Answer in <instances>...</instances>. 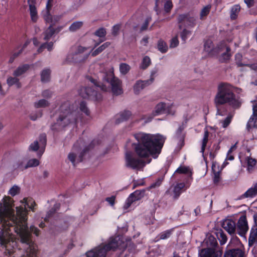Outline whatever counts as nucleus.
<instances>
[{"instance_id": "20", "label": "nucleus", "mask_w": 257, "mask_h": 257, "mask_svg": "<svg viewBox=\"0 0 257 257\" xmlns=\"http://www.w3.org/2000/svg\"><path fill=\"white\" fill-rule=\"evenodd\" d=\"M245 254L243 248H235L227 250L224 257H244Z\"/></svg>"}, {"instance_id": "17", "label": "nucleus", "mask_w": 257, "mask_h": 257, "mask_svg": "<svg viewBox=\"0 0 257 257\" xmlns=\"http://www.w3.org/2000/svg\"><path fill=\"white\" fill-rule=\"evenodd\" d=\"M226 112L222 111L221 109H218L216 115L219 121V124L223 127H226L231 122L232 115L229 114L227 115L223 120L219 118V116H222L225 115Z\"/></svg>"}, {"instance_id": "40", "label": "nucleus", "mask_w": 257, "mask_h": 257, "mask_svg": "<svg viewBox=\"0 0 257 257\" xmlns=\"http://www.w3.org/2000/svg\"><path fill=\"white\" fill-rule=\"evenodd\" d=\"M205 242L207 246L211 248L217 244V241L215 238L211 235L209 236L205 240Z\"/></svg>"}, {"instance_id": "47", "label": "nucleus", "mask_w": 257, "mask_h": 257, "mask_svg": "<svg viewBox=\"0 0 257 257\" xmlns=\"http://www.w3.org/2000/svg\"><path fill=\"white\" fill-rule=\"evenodd\" d=\"M191 34V31L188 30L186 28L184 29L180 33L181 38L184 42L190 36Z\"/></svg>"}, {"instance_id": "45", "label": "nucleus", "mask_w": 257, "mask_h": 257, "mask_svg": "<svg viewBox=\"0 0 257 257\" xmlns=\"http://www.w3.org/2000/svg\"><path fill=\"white\" fill-rule=\"evenodd\" d=\"M50 75V70L48 69H44L41 73V80L43 82H46L49 80Z\"/></svg>"}, {"instance_id": "28", "label": "nucleus", "mask_w": 257, "mask_h": 257, "mask_svg": "<svg viewBox=\"0 0 257 257\" xmlns=\"http://www.w3.org/2000/svg\"><path fill=\"white\" fill-rule=\"evenodd\" d=\"M110 44L108 42L105 43L101 45L100 47L97 48V49L93 50L92 49L90 51V48H88V50L90 51V53H91V55L92 56H96L100 53L102 51H103L104 49H105L107 47L109 46Z\"/></svg>"}, {"instance_id": "53", "label": "nucleus", "mask_w": 257, "mask_h": 257, "mask_svg": "<svg viewBox=\"0 0 257 257\" xmlns=\"http://www.w3.org/2000/svg\"><path fill=\"white\" fill-rule=\"evenodd\" d=\"M236 144L232 146L228 150L226 156V160L232 161L234 159V157L231 155V153L236 149Z\"/></svg>"}, {"instance_id": "11", "label": "nucleus", "mask_w": 257, "mask_h": 257, "mask_svg": "<svg viewBox=\"0 0 257 257\" xmlns=\"http://www.w3.org/2000/svg\"><path fill=\"white\" fill-rule=\"evenodd\" d=\"M173 7L171 0H156L155 10L159 14L163 9L165 13H169Z\"/></svg>"}, {"instance_id": "18", "label": "nucleus", "mask_w": 257, "mask_h": 257, "mask_svg": "<svg viewBox=\"0 0 257 257\" xmlns=\"http://www.w3.org/2000/svg\"><path fill=\"white\" fill-rule=\"evenodd\" d=\"M150 85L151 84L146 80H137L133 86V92L135 95H139L145 87Z\"/></svg>"}, {"instance_id": "12", "label": "nucleus", "mask_w": 257, "mask_h": 257, "mask_svg": "<svg viewBox=\"0 0 257 257\" xmlns=\"http://www.w3.org/2000/svg\"><path fill=\"white\" fill-rule=\"evenodd\" d=\"M53 0H48L46 5V10L43 12V16L47 23H50V26L54 25L55 23L59 21L60 17L59 16H52L49 13V11L52 7Z\"/></svg>"}, {"instance_id": "41", "label": "nucleus", "mask_w": 257, "mask_h": 257, "mask_svg": "<svg viewBox=\"0 0 257 257\" xmlns=\"http://www.w3.org/2000/svg\"><path fill=\"white\" fill-rule=\"evenodd\" d=\"M40 164L39 160L38 159H32L29 160L27 164L23 167L24 169H27L30 167L38 166Z\"/></svg>"}, {"instance_id": "35", "label": "nucleus", "mask_w": 257, "mask_h": 257, "mask_svg": "<svg viewBox=\"0 0 257 257\" xmlns=\"http://www.w3.org/2000/svg\"><path fill=\"white\" fill-rule=\"evenodd\" d=\"M240 10V7L239 5H236L232 7L230 11V18L231 20H235L237 18Z\"/></svg>"}, {"instance_id": "39", "label": "nucleus", "mask_w": 257, "mask_h": 257, "mask_svg": "<svg viewBox=\"0 0 257 257\" xmlns=\"http://www.w3.org/2000/svg\"><path fill=\"white\" fill-rule=\"evenodd\" d=\"M29 43V41H27L23 45V47L21 48L18 52H14L10 57L9 59V62L12 63L14 61L15 59L23 51V49L26 48L28 44Z\"/></svg>"}, {"instance_id": "49", "label": "nucleus", "mask_w": 257, "mask_h": 257, "mask_svg": "<svg viewBox=\"0 0 257 257\" xmlns=\"http://www.w3.org/2000/svg\"><path fill=\"white\" fill-rule=\"evenodd\" d=\"M257 238V230H251L248 239L249 244L250 245Z\"/></svg>"}, {"instance_id": "5", "label": "nucleus", "mask_w": 257, "mask_h": 257, "mask_svg": "<svg viewBox=\"0 0 257 257\" xmlns=\"http://www.w3.org/2000/svg\"><path fill=\"white\" fill-rule=\"evenodd\" d=\"M233 90V87L228 84L219 85L215 97L216 104L228 103L233 107H238L241 104V101L239 98L235 95Z\"/></svg>"}, {"instance_id": "34", "label": "nucleus", "mask_w": 257, "mask_h": 257, "mask_svg": "<svg viewBox=\"0 0 257 257\" xmlns=\"http://www.w3.org/2000/svg\"><path fill=\"white\" fill-rule=\"evenodd\" d=\"M49 104L50 103L48 100L45 99H41L36 101L34 103V106L35 108H38L47 107L49 105Z\"/></svg>"}, {"instance_id": "38", "label": "nucleus", "mask_w": 257, "mask_h": 257, "mask_svg": "<svg viewBox=\"0 0 257 257\" xmlns=\"http://www.w3.org/2000/svg\"><path fill=\"white\" fill-rule=\"evenodd\" d=\"M55 33V30L53 28V26H50L44 32V39L45 40H48Z\"/></svg>"}, {"instance_id": "31", "label": "nucleus", "mask_w": 257, "mask_h": 257, "mask_svg": "<svg viewBox=\"0 0 257 257\" xmlns=\"http://www.w3.org/2000/svg\"><path fill=\"white\" fill-rule=\"evenodd\" d=\"M29 10L31 20L33 22H36L38 20V16L36 7L32 4H29Z\"/></svg>"}, {"instance_id": "61", "label": "nucleus", "mask_w": 257, "mask_h": 257, "mask_svg": "<svg viewBox=\"0 0 257 257\" xmlns=\"http://www.w3.org/2000/svg\"><path fill=\"white\" fill-rule=\"evenodd\" d=\"M105 200L110 204L111 206L113 207L115 204V196H111L110 197H107L106 198Z\"/></svg>"}, {"instance_id": "32", "label": "nucleus", "mask_w": 257, "mask_h": 257, "mask_svg": "<svg viewBox=\"0 0 257 257\" xmlns=\"http://www.w3.org/2000/svg\"><path fill=\"white\" fill-rule=\"evenodd\" d=\"M7 82L9 86H11L13 85H16L17 88H20L21 87V84L19 81V79L17 77H9L7 79Z\"/></svg>"}, {"instance_id": "42", "label": "nucleus", "mask_w": 257, "mask_h": 257, "mask_svg": "<svg viewBox=\"0 0 257 257\" xmlns=\"http://www.w3.org/2000/svg\"><path fill=\"white\" fill-rule=\"evenodd\" d=\"M176 173H180V174H185L189 176H191L192 175L191 171L189 167L185 166H181L178 168L176 171Z\"/></svg>"}, {"instance_id": "2", "label": "nucleus", "mask_w": 257, "mask_h": 257, "mask_svg": "<svg viewBox=\"0 0 257 257\" xmlns=\"http://www.w3.org/2000/svg\"><path fill=\"white\" fill-rule=\"evenodd\" d=\"M134 136L138 143L134 144V150L137 158L131 152H126L125 155V165L133 169L140 170L145 163L143 159L150 156L154 159L158 158L160 154L166 137L159 134H151L140 132L135 134Z\"/></svg>"}, {"instance_id": "15", "label": "nucleus", "mask_w": 257, "mask_h": 257, "mask_svg": "<svg viewBox=\"0 0 257 257\" xmlns=\"http://www.w3.org/2000/svg\"><path fill=\"white\" fill-rule=\"evenodd\" d=\"M190 186V183L187 182L178 183L174 188L172 195L174 198H177L184 190H186Z\"/></svg>"}, {"instance_id": "51", "label": "nucleus", "mask_w": 257, "mask_h": 257, "mask_svg": "<svg viewBox=\"0 0 257 257\" xmlns=\"http://www.w3.org/2000/svg\"><path fill=\"white\" fill-rule=\"evenodd\" d=\"M217 237L219 240L220 243L221 245L225 244L227 241V237L224 233L222 231L218 232Z\"/></svg>"}, {"instance_id": "16", "label": "nucleus", "mask_w": 257, "mask_h": 257, "mask_svg": "<svg viewBox=\"0 0 257 257\" xmlns=\"http://www.w3.org/2000/svg\"><path fill=\"white\" fill-rule=\"evenodd\" d=\"M222 251L220 250H214L212 248H208L202 249L199 252L200 257H221Z\"/></svg>"}, {"instance_id": "30", "label": "nucleus", "mask_w": 257, "mask_h": 257, "mask_svg": "<svg viewBox=\"0 0 257 257\" xmlns=\"http://www.w3.org/2000/svg\"><path fill=\"white\" fill-rule=\"evenodd\" d=\"M29 68V66L28 65H21L14 71L13 75L16 77H19L25 73L28 70Z\"/></svg>"}, {"instance_id": "33", "label": "nucleus", "mask_w": 257, "mask_h": 257, "mask_svg": "<svg viewBox=\"0 0 257 257\" xmlns=\"http://www.w3.org/2000/svg\"><path fill=\"white\" fill-rule=\"evenodd\" d=\"M176 111V107L174 103H166L165 113L174 115Z\"/></svg>"}, {"instance_id": "36", "label": "nucleus", "mask_w": 257, "mask_h": 257, "mask_svg": "<svg viewBox=\"0 0 257 257\" xmlns=\"http://www.w3.org/2000/svg\"><path fill=\"white\" fill-rule=\"evenodd\" d=\"M211 6L208 5L204 7L201 10L200 13V19L202 20H204L207 16L209 14L210 9Z\"/></svg>"}, {"instance_id": "26", "label": "nucleus", "mask_w": 257, "mask_h": 257, "mask_svg": "<svg viewBox=\"0 0 257 257\" xmlns=\"http://www.w3.org/2000/svg\"><path fill=\"white\" fill-rule=\"evenodd\" d=\"M257 195V182L253 183L243 195L244 198H252Z\"/></svg>"}, {"instance_id": "48", "label": "nucleus", "mask_w": 257, "mask_h": 257, "mask_svg": "<svg viewBox=\"0 0 257 257\" xmlns=\"http://www.w3.org/2000/svg\"><path fill=\"white\" fill-rule=\"evenodd\" d=\"M151 63L150 58L148 56H145L143 59L140 67L143 69H145L150 66Z\"/></svg>"}, {"instance_id": "6", "label": "nucleus", "mask_w": 257, "mask_h": 257, "mask_svg": "<svg viewBox=\"0 0 257 257\" xmlns=\"http://www.w3.org/2000/svg\"><path fill=\"white\" fill-rule=\"evenodd\" d=\"M126 244L120 236L110 239L106 244H100L86 253L87 257H107V252L109 250H114L117 247L123 248Z\"/></svg>"}, {"instance_id": "1", "label": "nucleus", "mask_w": 257, "mask_h": 257, "mask_svg": "<svg viewBox=\"0 0 257 257\" xmlns=\"http://www.w3.org/2000/svg\"><path fill=\"white\" fill-rule=\"evenodd\" d=\"M21 202L24 207H16L15 215L11 198L5 197L0 201V244L9 255L15 252L17 242L11 229L14 227L15 232L24 244V253L21 257H36L37 247L31 239L27 224L28 211L26 209L28 207L34 212L36 204L33 199L27 198H24Z\"/></svg>"}, {"instance_id": "14", "label": "nucleus", "mask_w": 257, "mask_h": 257, "mask_svg": "<svg viewBox=\"0 0 257 257\" xmlns=\"http://www.w3.org/2000/svg\"><path fill=\"white\" fill-rule=\"evenodd\" d=\"M237 229L239 234L241 236H243L248 231V226L245 215H243L239 217L237 224Z\"/></svg>"}, {"instance_id": "44", "label": "nucleus", "mask_w": 257, "mask_h": 257, "mask_svg": "<svg viewBox=\"0 0 257 257\" xmlns=\"http://www.w3.org/2000/svg\"><path fill=\"white\" fill-rule=\"evenodd\" d=\"M157 47L158 50L162 53H165L168 50V46L167 44L161 40L158 41Z\"/></svg>"}, {"instance_id": "3", "label": "nucleus", "mask_w": 257, "mask_h": 257, "mask_svg": "<svg viewBox=\"0 0 257 257\" xmlns=\"http://www.w3.org/2000/svg\"><path fill=\"white\" fill-rule=\"evenodd\" d=\"M103 66V65L101 66L99 64L95 65L96 68L99 69L100 72V76H98V80L90 78V76L88 77V79L103 91H107L109 85H111L113 94L118 95L122 94L123 91L121 88V82L117 78L114 76L113 68L111 69V71L109 74H106L101 72L102 69L100 67Z\"/></svg>"}, {"instance_id": "13", "label": "nucleus", "mask_w": 257, "mask_h": 257, "mask_svg": "<svg viewBox=\"0 0 257 257\" xmlns=\"http://www.w3.org/2000/svg\"><path fill=\"white\" fill-rule=\"evenodd\" d=\"M196 17L190 14H181L178 17L179 22H185L186 27L191 28L195 27L196 24Z\"/></svg>"}, {"instance_id": "9", "label": "nucleus", "mask_w": 257, "mask_h": 257, "mask_svg": "<svg viewBox=\"0 0 257 257\" xmlns=\"http://www.w3.org/2000/svg\"><path fill=\"white\" fill-rule=\"evenodd\" d=\"M215 55H218L220 61L223 62L230 57V49L224 42H221L216 46Z\"/></svg>"}, {"instance_id": "58", "label": "nucleus", "mask_w": 257, "mask_h": 257, "mask_svg": "<svg viewBox=\"0 0 257 257\" xmlns=\"http://www.w3.org/2000/svg\"><path fill=\"white\" fill-rule=\"evenodd\" d=\"M42 115V112L41 111H39L35 114H31L30 115V118L32 120H36L38 118L41 117Z\"/></svg>"}, {"instance_id": "4", "label": "nucleus", "mask_w": 257, "mask_h": 257, "mask_svg": "<svg viewBox=\"0 0 257 257\" xmlns=\"http://www.w3.org/2000/svg\"><path fill=\"white\" fill-rule=\"evenodd\" d=\"M58 118L53 128L59 129L69 124H75L80 118V114L77 110H74L69 101L63 103L57 112Z\"/></svg>"}, {"instance_id": "56", "label": "nucleus", "mask_w": 257, "mask_h": 257, "mask_svg": "<svg viewBox=\"0 0 257 257\" xmlns=\"http://www.w3.org/2000/svg\"><path fill=\"white\" fill-rule=\"evenodd\" d=\"M171 234V230H166L164 232H161L159 234L160 239H166L168 238Z\"/></svg>"}, {"instance_id": "29", "label": "nucleus", "mask_w": 257, "mask_h": 257, "mask_svg": "<svg viewBox=\"0 0 257 257\" xmlns=\"http://www.w3.org/2000/svg\"><path fill=\"white\" fill-rule=\"evenodd\" d=\"M212 170L214 175V181L215 183H217L220 179V170L219 166L216 163H213L212 166Z\"/></svg>"}, {"instance_id": "21", "label": "nucleus", "mask_w": 257, "mask_h": 257, "mask_svg": "<svg viewBox=\"0 0 257 257\" xmlns=\"http://www.w3.org/2000/svg\"><path fill=\"white\" fill-rule=\"evenodd\" d=\"M222 226L230 234L234 233L236 228L235 222L230 219H225L222 222Z\"/></svg>"}, {"instance_id": "62", "label": "nucleus", "mask_w": 257, "mask_h": 257, "mask_svg": "<svg viewBox=\"0 0 257 257\" xmlns=\"http://www.w3.org/2000/svg\"><path fill=\"white\" fill-rule=\"evenodd\" d=\"M120 28V25L117 24L114 25L112 29V34L113 35H116L118 33V32Z\"/></svg>"}, {"instance_id": "50", "label": "nucleus", "mask_w": 257, "mask_h": 257, "mask_svg": "<svg viewBox=\"0 0 257 257\" xmlns=\"http://www.w3.org/2000/svg\"><path fill=\"white\" fill-rule=\"evenodd\" d=\"M53 44L52 42H50L48 44H44L38 49V53L42 52L44 48H47L48 51H51L53 49Z\"/></svg>"}, {"instance_id": "22", "label": "nucleus", "mask_w": 257, "mask_h": 257, "mask_svg": "<svg viewBox=\"0 0 257 257\" xmlns=\"http://www.w3.org/2000/svg\"><path fill=\"white\" fill-rule=\"evenodd\" d=\"M247 127L257 128V104L253 106V114L247 122Z\"/></svg>"}, {"instance_id": "46", "label": "nucleus", "mask_w": 257, "mask_h": 257, "mask_svg": "<svg viewBox=\"0 0 257 257\" xmlns=\"http://www.w3.org/2000/svg\"><path fill=\"white\" fill-rule=\"evenodd\" d=\"M83 25V22L77 21L74 22L69 27V30L72 32H74L79 29Z\"/></svg>"}, {"instance_id": "54", "label": "nucleus", "mask_w": 257, "mask_h": 257, "mask_svg": "<svg viewBox=\"0 0 257 257\" xmlns=\"http://www.w3.org/2000/svg\"><path fill=\"white\" fill-rule=\"evenodd\" d=\"M246 161L248 166L247 169L248 171H250V170H251L252 168L255 165L256 161L255 159L251 158H247Z\"/></svg>"}, {"instance_id": "57", "label": "nucleus", "mask_w": 257, "mask_h": 257, "mask_svg": "<svg viewBox=\"0 0 257 257\" xmlns=\"http://www.w3.org/2000/svg\"><path fill=\"white\" fill-rule=\"evenodd\" d=\"M179 44V41L177 36L173 37L170 41V47L171 48H175Z\"/></svg>"}, {"instance_id": "8", "label": "nucleus", "mask_w": 257, "mask_h": 257, "mask_svg": "<svg viewBox=\"0 0 257 257\" xmlns=\"http://www.w3.org/2000/svg\"><path fill=\"white\" fill-rule=\"evenodd\" d=\"M46 145V137L45 135H41L38 140L31 143L29 147L30 151H37V155L40 158L43 154Z\"/></svg>"}, {"instance_id": "27", "label": "nucleus", "mask_w": 257, "mask_h": 257, "mask_svg": "<svg viewBox=\"0 0 257 257\" xmlns=\"http://www.w3.org/2000/svg\"><path fill=\"white\" fill-rule=\"evenodd\" d=\"M132 113L130 111H124L119 113L116 116V121L118 123L127 120L131 116Z\"/></svg>"}, {"instance_id": "43", "label": "nucleus", "mask_w": 257, "mask_h": 257, "mask_svg": "<svg viewBox=\"0 0 257 257\" xmlns=\"http://www.w3.org/2000/svg\"><path fill=\"white\" fill-rule=\"evenodd\" d=\"M131 69V67L129 65L126 63H121L119 65V71L122 75L127 74Z\"/></svg>"}, {"instance_id": "37", "label": "nucleus", "mask_w": 257, "mask_h": 257, "mask_svg": "<svg viewBox=\"0 0 257 257\" xmlns=\"http://www.w3.org/2000/svg\"><path fill=\"white\" fill-rule=\"evenodd\" d=\"M209 140V133L207 130H205L204 136L203 138V140L202 141V144H201V149L200 152L203 154L204 150L205 149L206 144L208 141Z\"/></svg>"}, {"instance_id": "55", "label": "nucleus", "mask_w": 257, "mask_h": 257, "mask_svg": "<svg viewBox=\"0 0 257 257\" xmlns=\"http://www.w3.org/2000/svg\"><path fill=\"white\" fill-rule=\"evenodd\" d=\"M158 70L156 69L152 70L151 72L150 77L149 79L146 80L150 84H152L157 76Z\"/></svg>"}, {"instance_id": "64", "label": "nucleus", "mask_w": 257, "mask_h": 257, "mask_svg": "<svg viewBox=\"0 0 257 257\" xmlns=\"http://www.w3.org/2000/svg\"><path fill=\"white\" fill-rule=\"evenodd\" d=\"M52 95V92L48 90H45L42 92V96L44 97L50 98Z\"/></svg>"}, {"instance_id": "60", "label": "nucleus", "mask_w": 257, "mask_h": 257, "mask_svg": "<svg viewBox=\"0 0 257 257\" xmlns=\"http://www.w3.org/2000/svg\"><path fill=\"white\" fill-rule=\"evenodd\" d=\"M96 36L99 37H103L106 34L105 30L103 28H100L96 31L95 33Z\"/></svg>"}, {"instance_id": "24", "label": "nucleus", "mask_w": 257, "mask_h": 257, "mask_svg": "<svg viewBox=\"0 0 257 257\" xmlns=\"http://www.w3.org/2000/svg\"><path fill=\"white\" fill-rule=\"evenodd\" d=\"M204 50L210 55H215L216 47L214 48L211 40H206L204 45Z\"/></svg>"}, {"instance_id": "19", "label": "nucleus", "mask_w": 257, "mask_h": 257, "mask_svg": "<svg viewBox=\"0 0 257 257\" xmlns=\"http://www.w3.org/2000/svg\"><path fill=\"white\" fill-rule=\"evenodd\" d=\"M68 158L73 165H75L82 161V155L78 150L73 149L68 154Z\"/></svg>"}, {"instance_id": "25", "label": "nucleus", "mask_w": 257, "mask_h": 257, "mask_svg": "<svg viewBox=\"0 0 257 257\" xmlns=\"http://www.w3.org/2000/svg\"><path fill=\"white\" fill-rule=\"evenodd\" d=\"M166 103L160 102L158 103L155 107L152 112L153 116L158 115L163 113H165Z\"/></svg>"}, {"instance_id": "7", "label": "nucleus", "mask_w": 257, "mask_h": 257, "mask_svg": "<svg viewBox=\"0 0 257 257\" xmlns=\"http://www.w3.org/2000/svg\"><path fill=\"white\" fill-rule=\"evenodd\" d=\"M90 55L88 47H78L72 50L67 55L65 62L70 64H76L84 61Z\"/></svg>"}, {"instance_id": "59", "label": "nucleus", "mask_w": 257, "mask_h": 257, "mask_svg": "<svg viewBox=\"0 0 257 257\" xmlns=\"http://www.w3.org/2000/svg\"><path fill=\"white\" fill-rule=\"evenodd\" d=\"M79 109L81 111L83 112L86 115L89 114V110L87 107H86L85 103H84V102H82L80 104Z\"/></svg>"}, {"instance_id": "23", "label": "nucleus", "mask_w": 257, "mask_h": 257, "mask_svg": "<svg viewBox=\"0 0 257 257\" xmlns=\"http://www.w3.org/2000/svg\"><path fill=\"white\" fill-rule=\"evenodd\" d=\"M139 194V192L138 191H136L129 196V197L126 200L125 204L123 206L124 209H128L134 202L139 199L138 197Z\"/></svg>"}, {"instance_id": "52", "label": "nucleus", "mask_w": 257, "mask_h": 257, "mask_svg": "<svg viewBox=\"0 0 257 257\" xmlns=\"http://www.w3.org/2000/svg\"><path fill=\"white\" fill-rule=\"evenodd\" d=\"M20 190V189L19 186L14 185L10 189L9 193L11 196H14L19 193Z\"/></svg>"}, {"instance_id": "10", "label": "nucleus", "mask_w": 257, "mask_h": 257, "mask_svg": "<svg viewBox=\"0 0 257 257\" xmlns=\"http://www.w3.org/2000/svg\"><path fill=\"white\" fill-rule=\"evenodd\" d=\"M79 94L84 98L93 100H99L102 97L100 93H98L94 89L90 87H82L79 90Z\"/></svg>"}, {"instance_id": "63", "label": "nucleus", "mask_w": 257, "mask_h": 257, "mask_svg": "<svg viewBox=\"0 0 257 257\" xmlns=\"http://www.w3.org/2000/svg\"><path fill=\"white\" fill-rule=\"evenodd\" d=\"M30 230L31 232H33L36 236H38L39 235V229L33 225H31L30 226Z\"/></svg>"}]
</instances>
